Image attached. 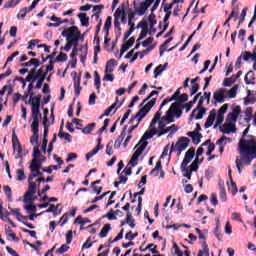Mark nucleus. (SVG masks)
Here are the masks:
<instances>
[{
	"instance_id": "1",
	"label": "nucleus",
	"mask_w": 256,
	"mask_h": 256,
	"mask_svg": "<svg viewBox=\"0 0 256 256\" xmlns=\"http://www.w3.org/2000/svg\"><path fill=\"white\" fill-rule=\"evenodd\" d=\"M251 126H248L242 135V138L238 143V150L241 155V158H236V167L238 173L241 175V167L243 165H251V161L256 159V138L253 135L247 136Z\"/></svg>"
},
{
	"instance_id": "2",
	"label": "nucleus",
	"mask_w": 256,
	"mask_h": 256,
	"mask_svg": "<svg viewBox=\"0 0 256 256\" xmlns=\"http://www.w3.org/2000/svg\"><path fill=\"white\" fill-rule=\"evenodd\" d=\"M183 111L181 110V106L177 102L173 103L170 108L167 110L166 115L160 116V119L158 120V130L159 134L158 137H163V135H166V133H170V135H175L177 131H179V128H177V125L173 124L169 127L170 123H173L175 120L174 117H181Z\"/></svg>"
},
{
	"instance_id": "3",
	"label": "nucleus",
	"mask_w": 256,
	"mask_h": 256,
	"mask_svg": "<svg viewBox=\"0 0 256 256\" xmlns=\"http://www.w3.org/2000/svg\"><path fill=\"white\" fill-rule=\"evenodd\" d=\"M239 115H241V106L233 105L232 111L228 113L226 117V122L221 126H218L221 133L224 135H231V133H237V128L235 124L237 123V119H239Z\"/></svg>"
},
{
	"instance_id": "4",
	"label": "nucleus",
	"mask_w": 256,
	"mask_h": 256,
	"mask_svg": "<svg viewBox=\"0 0 256 256\" xmlns=\"http://www.w3.org/2000/svg\"><path fill=\"white\" fill-rule=\"evenodd\" d=\"M227 109H229V104L222 105L218 111L215 109L211 110L204 124V128L209 129L213 127V129H219V126L225 121Z\"/></svg>"
},
{
	"instance_id": "5",
	"label": "nucleus",
	"mask_w": 256,
	"mask_h": 256,
	"mask_svg": "<svg viewBox=\"0 0 256 256\" xmlns=\"http://www.w3.org/2000/svg\"><path fill=\"white\" fill-rule=\"evenodd\" d=\"M155 103H157V99L156 98H152L150 101H148L145 106L140 109V111L137 112V114L135 116H133L130 121H129V125L130 126V130L129 133H133V131H135V129H137V127H139V124L141 123V121H143V119H145V117H147V113H149V111H151V109H153V107H155Z\"/></svg>"
},
{
	"instance_id": "6",
	"label": "nucleus",
	"mask_w": 256,
	"mask_h": 256,
	"mask_svg": "<svg viewBox=\"0 0 256 256\" xmlns=\"http://www.w3.org/2000/svg\"><path fill=\"white\" fill-rule=\"evenodd\" d=\"M239 91V85H234L231 89L220 88L213 94V99L216 103H225V99H235Z\"/></svg>"
},
{
	"instance_id": "7",
	"label": "nucleus",
	"mask_w": 256,
	"mask_h": 256,
	"mask_svg": "<svg viewBox=\"0 0 256 256\" xmlns=\"http://www.w3.org/2000/svg\"><path fill=\"white\" fill-rule=\"evenodd\" d=\"M246 85H253L251 89H248V95L245 98V105H253L255 103L256 98V77L253 71H249L244 78Z\"/></svg>"
},
{
	"instance_id": "8",
	"label": "nucleus",
	"mask_w": 256,
	"mask_h": 256,
	"mask_svg": "<svg viewBox=\"0 0 256 256\" xmlns=\"http://www.w3.org/2000/svg\"><path fill=\"white\" fill-rule=\"evenodd\" d=\"M163 115V112L161 110H158L152 121L150 122V130L146 131L141 139V141H147V139H153L155 135H159V119H161V116Z\"/></svg>"
},
{
	"instance_id": "9",
	"label": "nucleus",
	"mask_w": 256,
	"mask_h": 256,
	"mask_svg": "<svg viewBox=\"0 0 256 256\" xmlns=\"http://www.w3.org/2000/svg\"><path fill=\"white\" fill-rule=\"evenodd\" d=\"M62 37H66V41H70L79 45V38L81 37V32L79 31V28H77V26H72L62 32Z\"/></svg>"
},
{
	"instance_id": "10",
	"label": "nucleus",
	"mask_w": 256,
	"mask_h": 256,
	"mask_svg": "<svg viewBox=\"0 0 256 256\" xmlns=\"http://www.w3.org/2000/svg\"><path fill=\"white\" fill-rule=\"evenodd\" d=\"M147 145H149V142H147L145 140H140V142L136 146L138 148L132 155L131 160L129 162L133 167H135V165H137L136 161H137V159H139V157H141V154L145 151Z\"/></svg>"
},
{
	"instance_id": "11",
	"label": "nucleus",
	"mask_w": 256,
	"mask_h": 256,
	"mask_svg": "<svg viewBox=\"0 0 256 256\" xmlns=\"http://www.w3.org/2000/svg\"><path fill=\"white\" fill-rule=\"evenodd\" d=\"M187 147H189V138L181 137L178 140V142L176 143V145L172 144V146L170 148V153L177 151L178 156H179V155H181V153H183V151H185V149H187Z\"/></svg>"
},
{
	"instance_id": "12",
	"label": "nucleus",
	"mask_w": 256,
	"mask_h": 256,
	"mask_svg": "<svg viewBox=\"0 0 256 256\" xmlns=\"http://www.w3.org/2000/svg\"><path fill=\"white\" fill-rule=\"evenodd\" d=\"M237 21L239 19V4H237V0H232V11L229 15V17L224 22V26L227 25L228 27H231V24L229 21Z\"/></svg>"
},
{
	"instance_id": "13",
	"label": "nucleus",
	"mask_w": 256,
	"mask_h": 256,
	"mask_svg": "<svg viewBox=\"0 0 256 256\" xmlns=\"http://www.w3.org/2000/svg\"><path fill=\"white\" fill-rule=\"evenodd\" d=\"M199 163H203V158L199 159V157L196 156L191 165L184 170V177H186V179H191L193 171H197V169H199Z\"/></svg>"
},
{
	"instance_id": "14",
	"label": "nucleus",
	"mask_w": 256,
	"mask_h": 256,
	"mask_svg": "<svg viewBox=\"0 0 256 256\" xmlns=\"http://www.w3.org/2000/svg\"><path fill=\"white\" fill-rule=\"evenodd\" d=\"M195 157V149L193 148H190L186 154H185V157L181 163V170H182V173L183 175L185 176V169H187V164L190 162V161H193V158Z\"/></svg>"
},
{
	"instance_id": "15",
	"label": "nucleus",
	"mask_w": 256,
	"mask_h": 256,
	"mask_svg": "<svg viewBox=\"0 0 256 256\" xmlns=\"http://www.w3.org/2000/svg\"><path fill=\"white\" fill-rule=\"evenodd\" d=\"M175 3H183V0H173V2L169 5H166L164 7V11L166 13L165 17H164V31L165 29H167V27H169V17H171V9H173V5H175Z\"/></svg>"
},
{
	"instance_id": "16",
	"label": "nucleus",
	"mask_w": 256,
	"mask_h": 256,
	"mask_svg": "<svg viewBox=\"0 0 256 256\" xmlns=\"http://www.w3.org/2000/svg\"><path fill=\"white\" fill-rule=\"evenodd\" d=\"M125 14V8H117L114 13V27L121 31V22H119V19H121L122 15Z\"/></svg>"
},
{
	"instance_id": "17",
	"label": "nucleus",
	"mask_w": 256,
	"mask_h": 256,
	"mask_svg": "<svg viewBox=\"0 0 256 256\" xmlns=\"http://www.w3.org/2000/svg\"><path fill=\"white\" fill-rule=\"evenodd\" d=\"M218 187H219V197L222 203H225L227 201V190H225V181L219 180L218 182Z\"/></svg>"
},
{
	"instance_id": "18",
	"label": "nucleus",
	"mask_w": 256,
	"mask_h": 256,
	"mask_svg": "<svg viewBox=\"0 0 256 256\" xmlns=\"http://www.w3.org/2000/svg\"><path fill=\"white\" fill-rule=\"evenodd\" d=\"M206 111L207 110L203 107H197L192 111L190 118L196 119V120L203 119V115H205Z\"/></svg>"
},
{
	"instance_id": "19",
	"label": "nucleus",
	"mask_w": 256,
	"mask_h": 256,
	"mask_svg": "<svg viewBox=\"0 0 256 256\" xmlns=\"http://www.w3.org/2000/svg\"><path fill=\"white\" fill-rule=\"evenodd\" d=\"M12 147L14 151L18 153V155H21V152L23 151V149L21 148V144L19 143V138L17 137V134L15 133V131H13L12 133Z\"/></svg>"
},
{
	"instance_id": "20",
	"label": "nucleus",
	"mask_w": 256,
	"mask_h": 256,
	"mask_svg": "<svg viewBox=\"0 0 256 256\" xmlns=\"http://www.w3.org/2000/svg\"><path fill=\"white\" fill-rule=\"evenodd\" d=\"M41 112V97L35 96L32 98V108L31 113Z\"/></svg>"
},
{
	"instance_id": "21",
	"label": "nucleus",
	"mask_w": 256,
	"mask_h": 256,
	"mask_svg": "<svg viewBox=\"0 0 256 256\" xmlns=\"http://www.w3.org/2000/svg\"><path fill=\"white\" fill-rule=\"evenodd\" d=\"M8 209L10 210L12 215H14L16 217V219L18 221H22V220L27 221L29 219V216H23L21 214V209H19V208L14 209V208L8 207Z\"/></svg>"
},
{
	"instance_id": "22",
	"label": "nucleus",
	"mask_w": 256,
	"mask_h": 256,
	"mask_svg": "<svg viewBox=\"0 0 256 256\" xmlns=\"http://www.w3.org/2000/svg\"><path fill=\"white\" fill-rule=\"evenodd\" d=\"M180 96H181V91L178 89V90H176V92L173 94V96L171 98H166L165 100H163V102L160 105L159 111H161V109H163V107H165V105H167V103H171V101H177V99Z\"/></svg>"
},
{
	"instance_id": "23",
	"label": "nucleus",
	"mask_w": 256,
	"mask_h": 256,
	"mask_svg": "<svg viewBox=\"0 0 256 256\" xmlns=\"http://www.w3.org/2000/svg\"><path fill=\"white\" fill-rule=\"evenodd\" d=\"M228 175L230 178V184H228V191L232 193L233 196L237 195V184L233 182V177L231 176V169L228 170Z\"/></svg>"
},
{
	"instance_id": "24",
	"label": "nucleus",
	"mask_w": 256,
	"mask_h": 256,
	"mask_svg": "<svg viewBox=\"0 0 256 256\" xmlns=\"http://www.w3.org/2000/svg\"><path fill=\"white\" fill-rule=\"evenodd\" d=\"M39 119H41V112H32V124L31 127L35 131H37V127L39 128Z\"/></svg>"
},
{
	"instance_id": "25",
	"label": "nucleus",
	"mask_w": 256,
	"mask_h": 256,
	"mask_svg": "<svg viewBox=\"0 0 256 256\" xmlns=\"http://www.w3.org/2000/svg\"><path fill=\"white\" fill-rule=\"evenodd\" d=\"M139 27H141L142 31H141L140 36L137 39V41H141V40L145 39V37H147V24L145 22H140L136 26V29H139Z\"/></svg>"
},
{
	"instance_id": "26",
	"label": "nucleus",
	"mask_w": 256,
	"mask_h": 256,
	"mask_svg": "<svg viewBox=\"0 0 256 256\" xmlns=\"http://www.w3.org/2000/svg\"><path fill=\"white\" fill-rule=\"evenodd\" d=\"M31 131L33 133V135L30 138V143L31 145H37L39 143V128L36 127V130L31 127Z\"/></svg>"
},
{
	"instance_id": "27",
	"label": "nucleus",
	"mask_w": 256,
	"mask_h": 256,
	"mask_svg": "<svg viewBox=\"0 0 256 256\" xmlns=\"http://www.w3.org/2000/svg\"><path fill=\"white\" fill-rule=\"evenodd\" d=\"M147 9H149V4H147V2H142L135 8L136 13L140 16L145 15V11H147Z\"/></svg>"
},
{
	"instance_id": "28",
	"label": "nucleus",
	"mask_w": 256,
	"mask_h": 256,
	"mask_svg": "<svg viewBox=\"0 0 256 256\" xmlns=\"http://www.w3.org/2000/svg\"><path fill=\"white\" fill-rule=\"evenodd\" d=\"M115 67H117V61L115 59H110L106 64L104 73H113Z\"/></svg>"
},
{
	"instance_id": "29",
	"label": "nucleus",
	"mask_w": 256,
	"mask_h": 256,
	"mask_svg": "<svg viewBox=\"0 0 256 256\" xmlns=\"http://www.w3.org/2000/svg\"><path fill=\"white\" fill-rule=\"evenodd\" d=\"M29 169L30 171H41V162L39 159L33 158Z\"/></svg>"
},
{
	"instance_id": "30",
	"label": "nucleus",
	"mask_w": 256,
	"mask_h": 256,
	"mask_svg": "<svg viewBox=\"0 0 256 256\" xmlns=\"http://www.w3.org/2000/svg\"><path fill=\"white\" fill-rule=\"evenodd\" d=\"M126 129H127V126L124 127V130L121 132L120 136L115 141V144H114L115 148L121 147V143H123V140L125 139V137H127V132H125Z\"/></svg>"
},
{
	"instance_id": "31",
	"label": "nucleus",
	"mask_w": 256,
	"mask_h": 256,
	"mask_svg": "<svg viewBox=\"0 0 256 256\" xmlns=\"http://www.w3.org/2000/svg\"><path fill=\"white\" fill-rule=\"evenodd\" d=\"M40 63H39V59L37 58H32L30 59L29 62H25L21 64V67H39Z\"/></svg>"
},
{
	"instance_id": "32",
	"label": "nucleus",
	"mask_w": 256,
	"mask_h": 256,
	"mask_svg": "<svg viewBox=\"0 0 256 256\" xmlns=\"http://www.w3.org/2000/svg\"><path fill=\"white\" fill-rule=\"evenodd\" d=\"M110 229H111V224H105L99 233V237L101 239L107 237V235H109Z\"/></svg>"
},
{
	"instance_id": "33",
	"label": "nucleus",
	"mask_w": 256,
	"mask_h": 256,
	"mask_svg": "<svg viewBox=\"0 0 256 256\" xmlns=\"http://www.w3.org/2000/svg\"><path fill=\"white\" fill-rule=\"evenodd\" d=\"M78 17H79L81 25L83 27H89V17H87V14L80 13V14H78Z\"/></svg>"
},
{
	"instance_id": "34",
	"label": "nucleus",
	"mask_w": 256,
	"mask_h": 256,
	"mask_svg": "<svg viewBox=\"0 0 256 256\" xmlns=\"http://www.w3.org/2000/svg\"><path fill=\"white\" fill-rule=\"evenodd\" d=\"M27 193H30L32 195H35V193H37V184L35 183V181H28Z\"/></svg>"
},
{
	"instance_id": "35",
	"label": "nucleus",
	"mask_w": 256,
	"mask_h": 256,
	"mask_svg": "<svg viewBox=\"0 0 256 256\" xmlns=\"http://www.w3.org/2000/svg\"><path fill=\"white\" fill-rule=\"evenodd\" d=\"M74 89H75V95L76 97H79V95L81 94V79L80 78H76L74 81Z\"/></svg>"
},
{
	"instance_id": "36",
	"label": "nucleus",
	"mask_w": 256,
	"mask_h": 256,
	"mask_svg": "<svg viewBox=\"0 0 256 256\" xmlns=\"http://www.w3.org/2000/svg\"><path fill=\"white\" fill-rule=\"evenodd\" d=\"M198 256H209V246L207 242L202 243V250L198 252Z\"/></svg>"
},
{
	"instance_id": "37",
	"label": "nucleus",
	"mask_w": 256,
	"mask_h": 256,
	"mask_svg": "<svg viewBox=\"0 0 256 256\" xmlns=\"http://www.w3.org/2000/svg\"><path fill=\"white\" fill-rule=\"evenodd\" d=\"M112 23H113V18L111 16H108L104 24V31H106V35H109V29H111Z\"/></svg>"
},
{
	"instance_id": "38",
	"label": "nucleus",
	"mask_w": 256,
	"mask_h": 256,
	"mask_svg": "<svg viewBox=\"0 0 256 256\" xmlns=\"http://www.w3.org/2000/svg\"><path fill=\"white\" fill-rule=\"evenodd\" d=\"M37 75V68H33L30 70L26 77V81H32V83H35V76Z\"/></svg>"
},
{
	"instance_id": "39",
	"label": "nucleus",
	"mask_w": 256,
	"mask_h": 256,
	"mask_svg": "<svg viewBox=\"0 0 256 256\" xmlns=\"http://www.w3.org/2000/svg\"><path fill=\"white\" fill-rule=\"evenodd\" d=\"M126 223L129 225V227H131V229L135 227V220L133 219L131 212H127Z\"/></svg>"
},
{
	"instance_id": "40",
	"label": "nucleus",
	"mask_w": 256,
	"mask_h": 256,
	"mask_svg": "<svg viewBox=\"0 0 256 256\" xmlns=\"http://www.w3.org/2000/svg\"><path fill=\"white\" fill-rule=\"evenodd\" d=\"M94 85L98 91L101 89V77L97 71L94 72Z\"/></svg>"
},
{
	"instance_id": "41",
	"label": "nucleus",
	"mask_w": 256,
	"mask_h": 256,
	"mask_svg": "<svg viewBox=\"0 0 256 256\" xmlns=\"http://www.w3.org/2000/svg\"><path fill=\"white\" fill-rule=\"evenodd\" d=\"M159 171H161V161L156 163L154 169L151 170L150 175H152V177H157V175H159Z\"/></svg>"
},
{
	"instance_id": "42",
	"label": "nucleus",
	"mask_w": 256,
	"mask_h": 256,
	"mask_svg": "<svg viewBox=\"0 0 256 256\" xmlns=\"http://www.w3.org/2000/svg\"><path fill=\"white\" fill-rule=\"evenodd\" d=\"M166 67H167V64H164V65L160 64L158 67L155 68V70H154V77H155V79H157V77H159V75L163 71H165Z\"/></svg>"
},
{
	"instance_id": "43",
	"label": "nucleus",
	"mask_w": 256,
	"mask_h": 256,
	"mask_svg": "<svg viewBox=\"0 0 256 256\" xmlns=\"http://www.w3.org/2000/svg\"><path fill=\"white\" fill-rule=\"evenodd\" d=\"M247 11H249V8H247V7H244L242 9L240 17H239L238 27H241V23H243V21H245V18L247 17Z\"/></svg>"
},
{
	"instance_id": "44",
	"label": "nucleus",
	"mask_w": 256,
	"mask_h": 256,
	"mask_svg": "<svg viewBox=\"0 0 256 256\" xmlns=\"http://www.w3.org/2000/svg\"><path fill=\"white\" fill-rule=\"evenodd\" d=\"M203 145H208V150L206 152V155L208 157L211 156V153H213L215 151V144L210 143L209 140H207L206 142H204Z\"/></svg>"
},
{
	"instance_id": "45",
	"label": "nucleus",
	"mask_w": 256,
	"mask_h": 256,
	"mask_svg": "<svg viewBox=\"0 0 256 256\" xmlns=\"http://www.w3.org/2000/svg\"><path fill=\"white\" fill-rule=\"evenodd\" d=\"M95 125V123L88 124L86 127L82 128V133L89 135V133L95 129Z\"/></svg>"
},
{
	"instance_id": "46",
	"label": "nucleus",
	"mask_w": 256,
	"mask_h": 256,
	"mask_svg": "<svg viewBox=\"0 0 256 256\" xmlns=\"http://www.w3.org/2000/svg\"><path fill=\"white\" fill-rule=\"evenodd\" d=\"M74 223H78V225H82L83 226V225H87V223H91V220L89 218L83 219V217L78 216L75 219Z\"/></svg>"
},
{
	"instance_id": "47",
	"label": "nucleus",
	"mask_w": 256,
	"mask_h": 256,
	"mask_svg": "<svg viewBox=\"0 0 256 256\" xmlns=\"http://www.w3.org/2000/svg\"><path fill=\"white\" fill-rule=\"evenodd\" d=\"M45 80V77H47V70L44 71L43 68H40L35 75V81H37V79H43Z\"/></svg>"
},
{
	"instance_id": "48",
	"label": "nucleus",
	"mask_w": 256,
	"mask_h": 256,
	"mask_svg": "<svg viewBox=\"0 0 256 256\" xmlns=\"http://www.w3.org/2000/svg\"><path fill=\"white\" fill-rule=\"evenodd\" d=\"M16 179L17 181H25L26 176H25V171H23V169H18L16 171Z\"/></svg>"
},
{
	"instance_id": "49",
	"label": "nucleus",
	"mask_w": 256,
	"mask_h": 256,
	"mask_svg": "<svg viewBox=\"0 0 256 256\" xmlns=\"http://www.w3.org/2000/svg\"><path fill=\"white\" fill-rule=\"evenodd\" d=\"M226 143H231V138L222 136L220 139L216 141V145H225Z\"/></svg>"
},
{
	"instance_id": "50",
	"label": "nucleus",
	"mask_w": 256,
	"mask_h": 256,
	"mask_svg": "<svg viewBox=\"0 0 256 256\" xmlns=\"http://www.w3.org/2000/svg\"><path fill=\"white\" fill-rule=\"evenodd\" d=\"M3 189H4V193H5V195H6V197L8 198V201H13V195H12V192H11V187H9V186H4L3 187Z\"/></svg>"
},
{
	"instance_id": "51",
	"label": "nucleus",
	"mask_w": 256,
	"mask_h": 256,
	"mask_svg": "<svg viewBox=\"0 0 256 256\" xmlns=\"http://www.w3.org/2000/svg\"><path fill=\"white\" fill-rule=\"evenodd\" d=\"M24 209H26L27 213H29L30 215L33 213H37V206L35 205H31V204L25 205Z\"/></svg>"
},
{
	"instance_id": "52",
	"label": "nucleus",
	"mask_w": 256,
	"mask_h": 256,
	"mask_svg": "<svg viewBox=\"0 0 256 256\" xmlns=\"http://www.w3.org/2000/svg\"><path fill=\"white\" fill-rule=\"evenodd\" d=\"M57 169H61V167L59 165H51L48 168H44L43 171L44 173H53V171H57Z\"/></svg>"
},
{
	"instance_id": "53",
	"label": "nucleus",
	"mask_w": 256,
	"mask_h": 256,
	"mask_svg": "<svg viewBox=\"0 0 256 256\" xmlns=\"http://www.w3.org/2000/svg\"><path fill=\"white\" fill-rule=\"evenodd\" d=\"M58 137H60V139H65L66 141H68V143H71V134H69V133L60 131L58 133Z\"/></svg>"
},
{
	"instance_id": "54",
	"label": "nucleus",
	"mask_w": 256,
	"mask_h": 256,
	"mask_svg": "<svg viewBox=\"0 0 256 256\" xmlns=\"http://www.w3.org/2000/svg\"><path fill=\"white\" fill-rule=\"evenodd\" d=\"M109 219V221H115L117 220V217L115 216V211L111 209L106 215L103 216V218Z\"/></svg>"
},
{
	"instance_id": "55",
	"label": "nucleus",
	"mask_w": 256,
	"mask_h": 256,
	"mask_svg": "<svg viewBox=\"0 0 256 256\" xmlns=\"http://www.w3.org/2000/svg\"><path fill=\"white\" fill-rule=\"evenodd\" d=\"M69 251V246L67 244H63L58 250H56L57 255H63V253H67Z\"/></svg>"
},
{
	"instance_id": "56",
	"label": "nucleus",
	"mask_w": 256,
	"mask_h": 256,
	"mask_svg": "<svg viewBox=\"0 0 256 256\" xmlns=\"http://www.w3.org/2000/svg\"><path fill=\"white\" fill-rule=\"evenodd\" d=\"M233 83H235V78H234V79H233V78H225V79L223 80L222 85H223L224 87H231V86L233 85Z\"/></svg>"
},
{
	"instance_id": "57",
	"label": "nucleus",
	"mask_w": 256,
	"mask_h": 256,
	"mask_svg": "<svg viewBox=\"0 0 256 256\" xmlns=\"http://www.w3.org/2000/svg\"><path fill=\"white\" fill-rule=\"evenodd\" d=\"M33 195L29 192H26L24 195V203H33Z\"/></svg>"
},
{
	"instance_id": "58",
	"label": "nucleus",
	"mask_w": 256,
	"mask_h": 256,
	"mask_svg": "<svg viewBox=\"0 0 256 256\" xmlns=\"http://www.w3.org/2000/svg\"><path fill=\"white\" fill-rule=\"evenodd\" d=\"M114 79H115V76H113V74H111V72H105V75L103 77V81L113 82Z\"/></svg>"
},
{
	"instance_id": "59",
	"label": "nucleus",
	"mask_w": 256,
	"mask_h": 256,
	"mask_svg": "<svg viewBox=\"0 0 256 256\" xmlns=\"http://www.w3.org/2000/svg\"><path fill=\"white\" fill-rule=\"evenodd\" d=\"M210 201H211L213 207H217V205L219 204V200H217V195L215 193L211 194Z\"/></svg>"
},
{
	"instance_id": "60",
	"label": "nucleus",
	"mask_w": 256,
	"mask_h": 256,
	"mask_svg": "<svg viewBox=\"0 0 256 256\" xmlns=\"http://www.w3.org/2000/svg\"><path fill=\"white\" fill-rule=\"evenodd\" d=\"M9 215H11V213H9V211L7 210H3L0 214V219L2 221H7V219H9Z\"/></svg>"
},
{
	"instance_id": "61",
	"label": "nucleus",
	"mask_w": 256,
	"mask_h": 256,
	"mask_svg": "<svg viewBox=\"0 0 256 256\" xmlns=\"http://www.w3.org/2000/svg\"><path fill=\"white\" fill-rule=\"evenodd\" d=\"M77 45L75 42H71V41H67V44L64 47V51H71V47H77Z\"/></svg>"
},
{
	"instance_id": "62",
	"label": "nucleus",
	"mask_w": 256,
	"mask_h": 256,
	"mask_svg": "<svg viewBox=\"0 0 256 256\" xmlns=\"http://www.w3.org/2000/svg\"><path fill=\"white\" fill-rule=\"evenodd\" d=\"M56 61H60V62L64 63V61H67V54L61 52V53L57 56Z\"/></svg>"
},
{
	"instance_id": "63",
	"label": "nucleus",
	"mask_w": 256,
	"mask_h": 256,
	"mask_svg": "<svg viewBox=\"0 0 256 256\" xmlns=\"http://www.w3.org/2000/svg\"><path fill=\"white\" fill-rule=\"evenodd\" d=\"M199 91V84H192V87L190 88V95H195Z\"/></svg>"
},
{
	"instance_id": "64",
	"label": "nucleus",
	"mask_w": 256,
	"mask_h": 256,
	"mask_svg": "<svg viewBox=\"0 0 256 256\" xmlns=\"http://www.w3.org/2000/svg\"><path fill=\"white\" fill-rule=\"evenodd\" d=\"M37 43H39V40H30L27 49L28 50L35 49V45H37Z\"/></svg>"
}]
</instances>
